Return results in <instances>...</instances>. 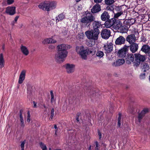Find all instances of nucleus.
Wrapping results in <instances>:
<instances>
[{"label": "nucleus", "mask_w": 150, "mask_h": 150, "mask_svg": "<svg viewBox=\"0 0 150 150\" xmlns=\"http://www.w3.org/2000/svg\"><path fill=\"white\" fill-rule=\"evenodd\" d=\"M135 60L134 62V65L136 67L138 66L141 63V62L144 61L145 59V57L144 55H142L139 54H134Z\"/></svg>", "instance_id": "nucleus-6"}, {"label": "nucleus", "mask_w": 150, "mask_h": 150, "mask_svg": "<svg viewBox=\"0 0 150 150\" xmlns=\"http://www.w3.org/2000/svg\"><path fill=\"white\" fill-rule=\"evenodd\" d=\"M40 147L42 149H46L47 148L45 144L42 142H40L39 143Z\"/></svg>", "instance_id": "nucleus-42"}, {"label": "nucleus", "mask_w": 150, "mask_h": 150, "mask_svg": "<svg viewBox=\"0 0 150 150\" xmlns=\"http://www.w3.org/2000/svg\"><path fill=\"white\" fill-rule=\"evenodd\" d=\"M103 0H94V1L96 4H98L99 3H101Z\"/></svg>", "instance_id": "nucleus-51"}, {"label": "nucleus", "mask_w": 150, "mask_h": 150, "mask_svg": "<svg viewBox=\"0 0 150 150\" xmlns=\"http://www.w3.org/2000/svg\"><path fill=\"white\" fill-rule=\"evenodd\" d=\"M96 146L95 147V150H98V149L99 148V145L98 143V142L97 141L95 142Z\"/></svg>", "instance_id": "nucleus-49"}, {"label": "nucleus", "mask_w": 150, "mask_h": 150, "mask_svg": "<svg viewBox=\"0 0 150 150\" xmlns=\"http://www.w3.org/2000/svg\"><path fill=\"white\" fill-rule=\"evenodd\" d=\"M57 41L53 39L52 38H47L45 39L43 41L42 43L44 44L49 43H56Z\"/></svg>", "instance_id": "nucleus-23"}, {"label": "nucleus", "mask_w": 150, "mask_h": 150, "mask_svg": "<svg viewBox=\"0 0 150 150\" xmlns=\"http://www.w3.org/2000/svg\"><path fill=\"white\" fill-rule=\"evenodd\" d=\"M128 26L125 25H122L120 29L119 30L121 33H126L128 30Z\"/></svg>", "instance_id": "nucleus-29"}, {"label": "nucleus", "mask_w": 150, "mask_h": 150, "mask_svg": "<svg viewBox=\"0 0 150 150\" xmlns=\"http://www.w3.org/2000/svg\"><path fill=\"white\" fill-rule=\"evenodd\" d=\"M126 63L128 64H130L134 61V56L132 54H127L125 58Z\"/></svg>", "instance_id": "nucleus-14"}, {"label": "nucleus", "mask_w": 150, "mask_h": 150, "mask_svg": "<svg viewBox=\"0 0 150 150\" xmlns=\"http://www.w3.org/2000/svg\"><path fill=\"white\" fill-rule=\"evenodd\" d=\"M71 46L68 45L62 44L57 47L58 52L55 54V59L58 63H62L65 60L67 57L68 52L67 50L70 49Z\"/></svg>", "instance_id": "nucleus-1"}, {"label": "nucleus", "mask_w": 150, "mask_h": 150, "mask_svg": "<svg viewBox=\"0 0 150 150\" xmlns=\"http://www.w3.org/2000/svg\"><path fill=\"white\" fill-rule=\"evenodd\" d=\"M59 134L58 129L55 130V135L56 137H57Z\"/></svg>", "instance_id": "nucleus-52"}, {"label": "nucleus", "mask_w": 150, "mask_h": 150, "mask_svg": "<svg viewBox=\"0 0 150 150\" xmlns=\"http://www.w3.org/2000/svg\"><path fill=\"white\" fill-rule=\"evenodd\" d=\"M128 23H129L130 25H132L135 22V20L133 19H132L131 20L128 21Z\"/></svg>", "instance_id": "nucleus-45"}, {"label": "nucleus", "mask_w": 150, "mask_h": 150, "mask_svg": "<svg viewBox=\"0 0 150 150\" xmlns=\"http://www.w3.org/2000/svg\"><path fill=\"white\" fill-rule=\"evenodd\" d=\"M126 40L130 44L134 43L136 40V38L134 34H130L128 35Z\"/></svg>", "instance_id": "nucleus-13"}, {"label": "nucleus", "mask_w": 150, "mask_h": 150, "mask_svg": "<svg viewBox=\"0 0 150 150\" xmlns=\"http://www.w3.org/2000/svg\"><path fill=\"white\" fill-rule=\"evenodd\" d=\"M149 109L148 108H144L143 110L141 112L142 113H143L145 115V114L148 112L149 111Z\"/></svg>", "instance_id": "nucleus-40"}, {"label": "nucleus", "mask_w": 150, "mask_h": 150, "mask_svg": "<svg viewBox=\"0 0 150 150\" xmlns=\"http://www.w3.org/2000/svg\"><path fill=\"white\" fill-rule=\"evenodd\" d=\"M51 115L50 116V120H52L54 117V109L53 108L52 109L51 113H50Z\"/></svg>", "instance_id": "nucleus-34"}, {"label": "nucleus", "mask_w": 150, "mask_h": 150, "mask_svg": "<svg viewBox=\"0 0 150 150\" xmlns=\"http://www.w3.org/2000/svg\"><path fill=\"white\" fill-rule=\"evenodd\" d=\"M149 65L146 63H144L142 67V70L144 72H145L149 70Z\"/></svg>", "instance_id": "nucleus-30"}, {"label": "nucleus", "mask_w": 150, "mask_h": 150, "mask_svg": "<svg viewBox=\"0 0 150 150\" xmlns=\"http://www.w3.org/2000/svg\"><path fill=\"white\" fill-rule=\"evenodd\" d=\"M120 7L119 6H117L116 7V9L117 10H118V9H119V10H120Z\"/></svg>", "instance_id": "nucleus-58"}, {"label": "nucleus", "mask_w": 150, "mask_h": 150, "mask_svg": "<svg viewBox=\"0 0 150 150\" xmlns=\"http://www.w3.org/2000/svg\"><path fill=\"white\" fill-rule=\"evenodd\" d=\"M56 5V2L45 1L41 3L39 5L38 7L40 9L43 10L49 11L55 8Z\"/></svg>", "instance_id": "nucleus-2"}, {"label": "nucleus", "mask_w": 150, "mask_h": 150, "mask_svg": "<svg viewBox=\"0 0 150 150\" xmlns=\"http://www.w3.org/2000/svg\"><path fill=\"white\" fill-rule=\"evenodd\" d=\"M15 23H16V22H15V21H13L12 22V23H11V24H12V25H14V24H15Z\"/></svg>", "instance_id": "nucleus-60"}, {"label": "nucleus", "mask_w": 150, "mask_h": 150, "mask_svg": "<svg viewBox=\"0 0 150 150\" xmlns=\"http://www.w3.org/2000/svg\"><path fill=\"white\" fill-rule=\"evenodd\" d=\"M129 47L130 51L132 53H134L137 51L139 46L138 44L134 43L131 44Z\"/></svg>", "instance_id": "nucleus-15"}, {"label": "nucleus", "mask_w": 150, "mask_h": 150, "mask_svg": "<svg viewBox=\"0 0 150 150\" xmlns=\"http://www.w3.org/2000/svg\"><path fill=\"white\" fill-rule=\"evenodd\" d=\"M125 62V60L123 59H119L115 62L112 64V66L113 67H116L120 66Z\"/></svg>", "instance_id": "nucleus-20"}, {"label": "nucleus", "mask_w": 150, "mask_h": 150, "mask_svg": "<svg viewBox=\"0 0 150 150\" xmlns=\"http://www.w3.org/2000/svg\"><path fill=\"white\" fill-rule=\"evenodd\" d=\"M65 67L67 72L70 73L74 71L75 65L73 64H67L65 65Z\"/></svg>", "instance_id": "nucleus-9"}, {"label": "nucleus", "mask_w": 150, "mask_h": 150, "mask_svg": "<svg viewBox=\"0 0 150 150\" xmlns=\"http://www.w3.org/2000/svg\"><path fill=\"white\" fill-rule=\"evenodd\" d=\"M100 32L93 30H88L86 31L85 34L87 38L91 41H96L98 38Z\"/></svg>", "instance_id": "nucleus-4"}, {"label": "nucleus", "mask_w": 150, "mask_h": 150, "mask_svg": "<svg viewBox=\"0 0 150 150\" xmlns=\"http://www.w3.org/2000/svg\"><path fill=\"white\" fill-rule=\"evenodd\" d=\"M98 135L99 136V139H100L101 138V133L99 131H98Z\"/></svg>", "instance_id": "nucleus-53"}, {"label": "nucleus", "mask_w": 150, "mask_h": 150, "mask_svg": "<svg viewBox=\"0 0 150 150\" xmlns=\"http://www.w3.org/2000/svg\"><path fill=\"white\" fill-rule=\"evenodd\" d=\"M5 45L4 44H3L2 47V49L3 50H4L5 49Z\"/></svg>", "instance_id": "nucleus-59"}, {"label": "nucleus", "mask_w": 150, "mask_h": 150, "mask_svg": "<svg viewBox=\"0 0 150 150\" xmlns=\"http://www.w3.org/2000/svg\"><path fill=\"white\" fill-rule=\"evenodd\" d=\"M125 38L122 36H120L117 38L115 42L116 45H121L125 43Z\"/></svg>", "instance_id": "nucleus-17"}, {"label": "nucleus", "mask_w": 150, "mask_h": 150, "mask_svg": "<svg viewBox=\"0 0 150 150\" xmlns=\"http://www.w3.org/2000/svg\"><path fill=\"white\" fill-rule=\"evenodd\" d=\"M91 146L90 145L88 148V150H91Z\"/></svg>", "instance_id": "nucleus-63"}, {"label": "nucleus", "mask_w": 150, "mask_h": 150, "mask_svg": "<svg viewBox=\"0 0 150 150\" xmlns=\"http://www.w3.org/2000/svg\"><path fill=\"white\" fill-rule=\"evenodd\" d=\"M95 93V96H98V93L96 92L94 89H93L91 91L90 93L91 95H94Z\"/></svg>", "instance_id": "nucleus-43"}, {"label": "nucleus", "mask_w": 150, "mask_h": 150, "mask_svg": "<svg viewBox=\"0 0 150 150\" xmlns=\"http://www.w3.org/2000/svg\"><path fill=\"white\" fill-rule=\"evenodd\" d=\"M76 50L77 53L79 54L81 58L83 59L86 60L87 59V56L89 52V49H85L83 46H77L76 48Z\"/></svg>", "instance_id": "nucleus-5"}, {"label": "nucleus", "mask_w": 150, "mask_h": 150, "mask_svg": "<svg viewBox=\"0 0 150 150\" xmlns=\"http://www.w3.org/2000/svg\"><path fill=\"white\" fill-rule=\"evenodd\" d=\"M14 1V0H7V3L8 5H10L12 4Z\"/></svg>", "instance_id": "nucleus-50"}, {"label": "nucleus", "mask_w": 150, "mask_h": 150, "mask_svg": "<svg viewBox=\"0 0 150 150\" xmlns=\"http://www.w3.org/2000/svg\"><path fill=\"white\" fill-rule=\"evenodd\" d=\"M93 29L92 30H95L100 32L99 28L101 27V24L100 22L98 21H94L92 24Z\"/></svg>", "instance_id": "nucleus-11"}, {"label": "nucleus", "mask_w": 150, "mask_h": 150, "mask_svg": "<svg viewBox=\"0 0 150 150\" xmlns=\"http://www.w3.org/2000/svg\"><path fill=\"white\" fill-rule=\"evenodd\" d=\"M25 142L26 140H24L23 141H22L21 142L20 146L21 148V150H24V146Z\"/></svg>", "instance_id": "nucleus-35"}, {"label": "nucleus", "mask_w": 150, "mask_h": 150, "mask_svg": "<svg viewBox=\"0 0 150 150\" xmlns=\"http://www.w3.org/2000/svg\"><path fill=\"white\" fill-rule=\"evenodd\" d=\"M4 60L2 53L0 54V68L3 67L4 66Z\"/></svg>", "instance_id": "nucleus-28"}, {"label": "nucleus", "mask_w": 150, "mask_h": 150, "mask_svg": "<svg viewBox=\"0 0 150 150\" xmlns=\"http://www.w3.org/2000/svg\"><path fill=\"white\" fill-rule=\"evenodd\" d=\"M111 32L108 29H103L101 32L102 38L105 39H107L110 37Z\"/></svg>", "instance_id": "nucleus-8"}, {"label": "nucleus", "mask_w": 150, "mask_h": 150, "mask_svg": "<svg viewBox=\"0 0 150 150\" xmlns=\"http://www.w3.org/2000/svg\"><path fill=\"white\" fill-rule=\"evenodd\" d=\"M95 19V18L92 14L88 11L85 12V15L84 17L82 18L81 20V22L84 23L86 26L89 27L91 22L93 21Z\"/></svg>", "instance_id": "nucleus-3"}, {"label": "nucleus", "mask_w": 150, "mask_h": 150, "mask_svg": "<svg viewBox=\"0 0 150 150\" xmlns=\"http://www.w3.org/2000/svg\"><path fill=\"white\" fill-rule=\"evenodd\" d=\"M28 116H27V122H30V112L29 111H28L27 113Z\"/></svg>", "instance_id": "nucleus-44"}, {"label": "nucleus", "mask_w": 150, "mask_h": 150, "mask_svg": "<svg viewBox=\"0 0 150 150\" xmlns=\"http://www.w3.org/2000/svg\"><path fill=\"white\" fill-rule=\"evenodd\" d=\"M122 25V23L121 21H118V22H115V24L113 28L115 30H120Z\"/></svg>", "instance_id": "nucleus-25"}, {"label": "nucleus", "mask_w": 150, "mask_h": 150, "mask_svg": "<svg viewBox=\"0 0 150 150\" xmlns=\"http://www.w3.org/2000/svg\"><path fill=\"white\" fill-rule=\"evenodd\" d=\"M113 47V44L111 43L107 44L104 46V48L105 51V53L106 54L112 51Z\"/></svg>", "instance_id": "nucleus-12"}, {"label": "nucleus", "mask_w": 150, "mask_h": 150, "mask_svg": "<svg viewBox=\"0 0 150 150\" xmlns=\"http://www.w3.org/2000/svg\"><path fill=\"white\" fill-rule=\"evenodd\" d=\"M6 12L11 16L14 15L16 13V7L15 6H8L6 8Z\"/></svg>", "instance_id": "nucleus-10"}, {"label": "nucleus", "mask_w": 150, "mask_h": 150, "mask_svg": "<svg viewBox=\"0 0 150 150\" xmlns=\"http://www.w3.org/2000/svg\"><path fill=\"white\" fill-rule=\"evenodd\" d=\"M96 55L97 57L101 58L103 56L104 54L103 51L98 50L96 52Z\"/></svg>", "instance_id": "nucleus-31"}, {"label": "nucleus", "mask_w": 150, "mask_h": 150, "mask_svg": "<svg viewBox=\"0 0 150 150\" xmlns=\"http://www.w3.org/2000/svg\"><path fill=\"white\" fill-rule=\"evenodd\" d=\"M21 52L25 56H27L29 54V52L27 48L23 45L21 47Z\"/></svg>", "instance_id": "nucleus-21"}, {"label": "nucleus", "mask_w": 150, "mask_h": 150, "mask_svg": "<svg viewBox=\"0 0 150 150\" xmlns=\"http://www.w3.org/2000/svg\"><path fill=\"white\" fill-rule=\"evenodd\" d=\"M19 18V16H16L14 19V21H15V22H16L18 20V19Z\"/></svg>", "instance_id": "nucleus-55"}, {"label": "nucleus", "mask_w": 150, "mask_h": 150, "mask_svg": "<svg viewBox=\"0 0 150 150\" xmlns=\"http://www.w3.org/2000/svg\"><path fill=\"white\" fill-rule=\"evenodd\" d=\"M26 71L23 70L21 72L18 80V83L19 84H21L23 83V81L25 79Z\"/></svg>", "instance_id": "nucleus-18"}, {"label": "nucleus", "mask_w": 150, "mask_h": 150, "mask_svg": "<svg viewBox=\"0 0 150 150\" xmlns=\"http://www.w3.org/2000/svg\"><path fill=\"white\" fill-rule=\"evenodd\" d=\"M145 73H144L141 74L140 75V78L141 79H143L145 78Z\"/></svg>", "instance_id": "nucleus-46"}, {"label": "nucleus", "mask_w": 150, "mask_h": 150, "mask_svg": "<svg viewBox=\"0 0 150 150\" xmlns=\"http://www.w3.org/2000/svg\"><path fill=\"white\" fill-rule=\"evenodd\" d=\"M65 18V16L63 13H61L59 14L57 17H56V22L57 23L60 21H61Z\"/></svg>", "instance_id": "nucleus-27"}, {"label": "nucleus", "mask_w": 150, "mask_h": 150, "mask_svg": "<svg viewBox=\"0 0 150 150\" xmlns=\"http://www.w3.org/2000/svg\"><path fill=\"white\" fill-rule=\"evenodd\" d=\"M55 48V46L53 45H50L49 46V48L50 49H54Z\"/></svg>", "instance_id": "nucleus-54"}, {"label": "nucleus", "mask_w": 150, "mask_h": 150, "mask_svg": "<svg viewBox=\"0 0 150 150\" xmlns=\"http://www.w3.org/2000/svg\"><path fill=\"white\" fill-rule=\"evenodd\" d=\"M33 103H34V106H33L34 108H36L37 107L36 103H35V102H34Z\"/></svg>", "instance_id": "nucleus-56"}, {"label": "nucleus", "mask_w": 150, "mask_h": 150, "mask_svg": "<svg viewBox=\"0 0 150 150\" xmlns=\"http://www.w3.org/2000/svg\"><path fill=\"white\" fill-rule=\"evenodd\" d=\"M54 127L55 130V129H58V128H57V126L56 125H54Z\"/></svg>", "instance_id": "nucleus-57"}, {"label": "nucleus", "mask_w": 150, "mask_h": 150, "mask_svg": "<svg viewBox=\"0 0 150 150\" xmlns=\"http://www.w3.org/2000/svg\"><path fill=\"white\" fill-rule=\"evenodd\" d=\"M144 115V114L143 113H142L141 112L139 114L137 118L138 119V122H141L142 118Z\"/></svg>", "instance_id": "nucleus-33"}, {"label": "nucleus", "mask_w": 150, "mask_h": 150, "mask_svg": "<svg viewBox=\"0 0 150 150\" xmlns=\"http://www.w3.org/2000/svg\"><path fill=\"white\" fill-rule=\"evenodd\" d=\"M19 117L20 121V125L21 127L24 128L25 127V125L24 122L23 117L22 116V113L21 111H20Z\"/></svg>", "instance_id": "nucleus-26"}, {"label": "nucleus", "mask_w": 150, "mask_h": 150, "mask_svg": "<svg viewBox=\"0 0 150 150\" xmlns=\"http://www.w3.org/2000/svg\"><path fill=\"white\" fill-rule=\"evenodd\" d=\"M114 0H105V4L107 5H110L114 2Z\"/></svg>", "instance_id": "nucleus-32"}, {"label": "nucleus", "mask_w": 150, "mask_h": 150, "mask_svg": "<svg viewBox=\"0 0 150 150\" xmlns=\"http://www.w3.org/2000/svg\"><path fill=\"white\" fill-rule=\"evenodd\" d=\"M150 48V47L148 45H144L141 48V50L147 54Z\"/></svg>", "instance_id": "nucleus-24"}, {"label": "nucleus", "mask_w": 150, "mask_h": 150, "mask_svg": "<svg viewBox=\"0 0 150 150\" xmlns=\"http://www.w3.org/2000/svg\"><path fill=\"white\" fill-rule=\"evenodd\" d=\"M42 149V150H47V148H46V149Z\"/></svg>", "instance_id": "nucleus-64"}, {"label": "nucleus", "mask_w": 150, "mask_h": 150, "mask_svg": "<svg viewBox=\"0 0 150 150\" xmlns=\"http://www.w3.org/2000/svg\"><path fill=\"white\" fill-rule=\"evenodd\" d=\"M146 39V35L145 34H142L141 38V41L145 42Z\"/></svg>", "instance_id": "nucleus-37"}, {"label": "nucleus", "mask_w": 150, "mask_h": 150, "mask_svg": "<svg viewBox=\"0 0 150 150\" xmlns=\"http://www.w3.org/2000/svg\"><path fill=\"white\" fill-rule=\"evenodd\" d=\"M115 21L113 19L107 21L105 23V26L107 28H110L112 26L113 28L115 24Z\"/></svg>", "instance_id": "nucleus-19"}, {"label": "nucleus", "mask_w": 150, "mask_h": 150, "mask_svg": "<svg viewBox=\"0 0 150 150\" xmlns=\"http://www.w3.org/2000/svg\"><path fill=\"white\" fill-rule=\"evenodd\" d=\"M129 47L125 45L118 52V56L119 57H125L127 54V51Z\"/></svg>", "instance_id": "nucleus-7"}, {"label": "nucleus", "mask_w": 150, "mask_h": 150, "mask_svg": "<svg viewBox=\"0 0 150 150\" xmlns=\"http://www.w3.org/2000/svg\"><path fill=\"white\" fill-rule=\"evenodd\" d=\"M122 13V12H119L117 13H114V18H117L120 16Z\"/></svg>", "instance_id": "nucleus-38"}, {"label": "nucleus", "mask_w": 150, "mask_h": 150, "mask_svg": "<svg viewBox=\"0 0 150 150\" xmlns=\"http://www.w3.org/2000/svg\"><path fill=\"white\" fill-rule=\"evenodd\" d=\"M109 15L108 13L106 11H104L101 16V19L103 21H106L109 19Z\"/></svg>", "instance_id": "nucleus-22"}, {"label": "nucleus", "mask_w": 150, "mask_h": 150, "mask_svg": "<svg viewBox=\"0 0 150 150\" xmlns=\"http://www.w3.org/2000/svg\"><path fill=\"white\" fill-rule=\"evenodd\" d=\"M101 10L100 5L99 4L95 5L91 10L92 13H98Z\"/></svg>", "instance_id": "nucleus-16"}, {"label": "nucleus", "mask_w": 150, "mask_h": 150, "mask_svg": "<svg viewBox=\"0 0 150 150\" xmlns=\"http://www.w3.org/2000/svg\"><path fill=\"white\" fill-rule=\"evenodd\" d=\"M43 107L45 108L46 110L47 109V108L46 106H45V105H43Z\"/></svg>", "instance_id": "nucleus-62"}, {"label": "nucleus", "mask_w": 150, "mask_h": 150, "mask_svg": "<svg viewBox=\"0 0 150 150\" xmlns=\"http://www.w3.org/2000/svg\"><path fill=\"white\" fill-rule=\"evenodd\" d=\"M76 120L77 122H79V117H77L76 119Z\"/></svg>", "instance_id": "nucleus-61"}, {"label": "nucleus", "mask_w": 150, "mask_h": 150, "mask_svg": "<svg viewBox=\"0 0 150 150\" xmlns=\"http://www.w3.org/2000/svg\"><path fill=\"white\" fill-rule=\"evenodd\" d=\"M121 115L120 113L119 114V117L118 119L117 126L120 127L121 125Z\"/></svg>", "instance_id": "nucleus-36"}, {"label": "nucleus", "mask_w": 150, "mask_h": 150, "mask_svg": "<svg viewBox=\"0 0 150 150\" xmlns=\"http://www.w3.org/2000/svg\"><path fill=\"white\" fill-rule=\"evenodd\" d=\"M96 51L94 49H91L90 50H89V52L90 54H94L96 53Z\"/></svg>", "instance_id": "nucleus-47"}, {"label": "nucleus", "mask_w": 150, "mask_h": 150, "mask_svg": "<svg viewBox=\"0 0 150 150\" xmlns=\"http://www.w3.org/2000/svg\"><path fill=\"white\" fill-rule=\"evenodd\" d=\"M62 33L64 35H65L67 34V30H66L65 28H62Z\"/></svg>", "instance_id": "nucleus-39"}, {"label": "nucleus", "mask_w": 150, "mask_h": 150, "mask_svg": "<svg viewBox=\"0 0 150 150\" xmlns=\"http://www.w3.org/2000/svg\"><path fill=\"white\" fill-rule=\"evenodd\" d=\"M73 99L74 100L73 103H75L76 104L77 103H79V100L78 98H76L75 97H73Z\"/></svg>", "instance_id": "nucleus-48"}, {"label": "nucleus", "mask_w": 150, "mask_h": 150, "mask_svg": "<svg viewBox=\"0 0 150 150\" xmlns=\"http://www.w3.org/2000/svg\"><path fill=\"white\" fill-rule=\"evenodd\" d=\"M51 96V103H52L53 101L54 100V94L52 91H51L50 92Z\"/></svg>", "instance_id": "nucleus-41"}]
</instances>
